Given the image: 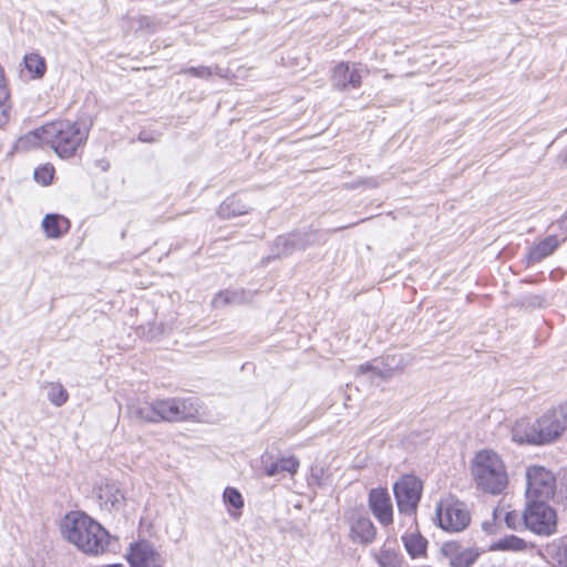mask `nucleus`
Returning a JSON list of instances; mask_svg holds the SVG:
<instances>
[{"label": "nucleus", "mask_w": 567, "mask_h": 567, "mask_svg": "<svg viewBox=\"0 0 567 567\" xmlns=\"http://www.w3.org/2000/svg\"><path fill=\"white\" fill-rule=\"evenodd\" d=\"M87 138V132L78 123L62 120L54 121L37 128L18 140V147L28 150L35 146H50L59 157L74 156L78 147Z\"/></svg>", "instance_id": "nucleus-1"}, {"label": "nucleus", "mask_w": 567, "mask_h": 567, "mask_svg": "<svg viewBox=\"0 0 567 567\" xmlns=\"http://www.w3.org/2000/svg\"><path fill=\"white\" fill-rule=\"evenodd\" d=\"M61 530L70 543L87 555L97 556L115 551L117 546V538L112 537L105 528L85 514L66 515Z\"/></svg>", "instance_id": "nucleus-2"}, {"label": "nucleus", "mask_w": 567, "mask_h": 567, "mask_svg": "<svg viewBox=\"0 0 567 567\" xmlns=\"http://www.w3.org/2000/svg\"><path fill=\"white\" fill-rule=\"evenodd\" d=\"M477 487L488 494H501L507 486L508 476L501 456L492 450L478 451L471 465Z\"/></svg>", "instance_id": "nucleus-3"}, {"label": "nucleus", "mask_w": 567, "mask_h": 567, "mask_svg": "<svg viewBox=\"0 0 567 567\" xmlns=\"http://www.w3.org/2000/svg\"><path fill=\"white\" fill-rule=\"evenodd\" d=\"M435 514L439 526L450 533L464 530L471 522L466 505L453 497L441 499L436 505Z\"/></svg>", "instance_id": "nucleus-4"}, {"label": "nucleus", "mask_w": 567, "mask_h": 567, "mask_svg": "<svg viewBox=\"0 0 567 567\" xmlns=\"http://www.w3.org/2000/svg\"><path fill=\"white\" fill-rule=\"evenodd\" d=\"M523 523L534 534L550 536L556 532V512L545 502H528L523 513Z\"/></svg>", "instance_id": "nucleus-5"}, {"label": "nucleus", "mask_w": 567, "mask_h": 567, "mask_svg": "<svg viewBox=\"0 0 567 567\" xmlns=\"http://www.w3.org/2000/svg\"><path fill=\"white\" fill-rule=\"evenodd\" d=\"M526 499L528 502H545L551 498L556 489L554 474L544 466L533 465L526 470Z\"/></svg>", "instance_id": "nucleus-6"}, {"label": "nucleus", "mask_w": 567, "mask_h": 567, "mask_svg": "<svg viewBox=\"0 0 567 567\" xmlns=\"http://www.w3.org/2000/svg\"><path fill=\"white\" fill-rule=\"evenodd\" d=\"M155 411L156 420L178 422L186 419L194 417L197 413V402L193 398L187 399H164L156 400Z\"/></svg>", "instance_id": "nucleus-7"}, {"label": "nucleus", "mask_w": 567, "mask_h": 567, "mask_svg": "<svg viewBox=\"0 0 567 567\" xmlns=\"http://www.w3.org/2000/svg\"><path fill=\"white\" fill-rule=\"evenodd\" d=\"M537 426L544 445L559 439L567 429V403L545 412L537 419Z\"/></svg>", "instance_id": "nucleus-8"}, {"label": "nucleus", "mask_w": 567, "mask_h": 567, "mask_svg": "<svg viewBox=\"0 0 567 567\" xmlns=\"http://www.w3.org/2000/svg\"><path fill=\"white\" fill-rule=\"evenodd\" d=\"M393 492L399 511L412 513L420 502L422 483L415 476L406 475L394 484Z\"/></svg>", "instance_id": "nucleus-9"}, {"label": "nucleus", "mask_w": 567, "mask_h": 567, "mask_svg": "<svg viewBox=\"0 0 567 567\" xmlns=\"http://www.w3.org/2000/svg\"><path fill=\"white\" fill-rule=\"evenodd\" d=\"M127 560L131 567H164L166 563L165 557L146 540L131 544Z\"/></svg>", "instance_id": "nucleus-10"}, {"label": "nucleus", "mask_w": 567, "mask_h": 567, "mask_svg": "<svg viewBox=\"0 0 567 567\" xmlns=\"http://www.w3.org/2000/svg\"><path fill=\"white\" fill-rule=\"evenodd\" d=\"M365 66L361 63L341 62L333 69L331 82L332 86L340 91L357 89L361 85L362 74L367 73Z\"/></svg>", "instance_id": "nucleus-11"}, {"label": "nucleus", "mask_w": 567, "mask_h": 567, "mask_svg": "<svg viewBox=\"0 0 567 567\" xmlns=\"http://www.w3.org/2000/svg\"><path fill=\"white\" fill-rule=\"evenodd\" d=\"M346 519L350 525V538L352 542L368 545L375 539L377 529L370 518L351 511L346 514Z\"/></svg>", "instance_id": "nucleus-12"}, {"label": "nucleus", "mask_w": 567, "mask_h": 567, "mask_svg": "<svg viewBox=\"0 0 567 567\" xmlns=\"http://www.w3.org/2000/svg\"><path fill=\"white\" fill-rule=\"evenodd\" d=\"M441 555L447 559L450 567H472L480 553L474 548H463L458 543L446 542L441 546Z\"/></svg>", "instance_id": "nucleus-13"}, {"label": "nucleus", "mask_w": 567, "mask_h": 567, "mask_svg": "<svg viewBox=\"0 0 567 567\" xmlns=\"http://www.w3.org/2000/svg\"><path fill=\"white\" fill-rule=\"evenodd\" d=\"M369 507L375 518L384 526L392 524L393 509L389 493L382 488H373L369 493Z\"/></svg>", "instance_id": "nucleus-14"}, {"label": "nucleus", "mask_w": 567, "mask_h": 567, "mask_svg": "<svg viewBox=\"0 0 567 567\" xmlns=\"http://www.w3.org/2000/svg\"><path fill=\"white\" fill-rule=\"evenodd\" d=\"M539 426H537V419L530 421L529 419H519L515 422L512 429V437L519 444L529 445H544Z\"/></svg>", "instance_id": "nucleus-15"}, {"label": "nucleus", "mask_w": 567, "mask_h": 567, "mask_svg": "<svg viewBox=\"0 0 567 567\" xmlns=\"http://www.w3.org/2000/svg\"><path fill=\"white\" fill-rule=\"evenodd\" d=\"M127 413L131 419L136 422H151L156 423V411H155V402H131L127 405Z\"/></svg>", "instance_id": "nucleus-16"}, {"label": "nucleus", "mask_w": 567, "mask_h": 567, "mask_svg": "<svg viewBox=\"0 0 567 567\" xmlns=\"http://www.w3.org/2000/svg\"><path fill=\"white\" fill-rule=\"evenodd\" d=\"M43 230L49 238H59L70 228L68 218L59 214H48L42 220Z\"/></svg>", "instance_id": "nucleus-17"}, {"label": "nucleus", "mask_w": 567, "mask_h": 567, "mask_svg": "<svg viewBox=\"0 0 567 567\" xmlns=\"http://www.w3.org/2000/svg\"><path fill=\"white\" fill-rule=\"evenodd\" d=\"M299 250H302V245L298 241L296 233L280 235L274 241L272 252L275 257H287Z\"/></svg>", "instance_id": "nucleus-18"}, {"label": "nucleus", "mask_w": 567, "mask_h": 567, "mask_svg": "<svg viewBox=\"0 0 567 567\" xmlns=\"http://www.w3.org/2000/svg\"><path fill=\"white\" fill-rule=\"evenodd\" d=\"M264 463H265L264 470H265L266 475H268V476H275V475H277L279 473H284V472H287V473L293 475L295 473H297L299 465H300L299 460L293 455L281 457L276 462H271V463L264 462Z\"/></svg>", "instance_id": "nucleus-19"}, {"label": "nucleus", "mask_w": 567, "mask_h": 567, "mask_svg": "<svg viewBox=\"0 0 567 567\" xmlns=\"http://www.w3.org/2000/svg\"><path fill=\"white\" fill-rule=\"evenodd\" d=\"M250 206L243 203V200L236 196L233 195L228 198H226L218 208V215L221 218H233L237 216H241L244 214L249 213Z\"/></svg>", "instance_id": "nucleus-20"}, {"label": "nucleus", "mask_w": 567, "mask_h": 567, "mask_svg": "<svg viewBox=\"0 0 567 567\" xmlns=\"http://www.w3.org/2000/svg\"><path fill=\"white\" fill-rule=\"evenodd\" d=\"M99 498L104 502L105 505H110L111 509H120L124 506L125 496L122 489L115 484L106 483L100 488Z\"/></svg>", "instance_id": "nucleus-21"}, {"label": "nucleus", "mask_w": 567, "mask_h": 567, "mask_svg": "<svg viewBox=\"0 0 567 567\" xmlns=\"http://www.w3.org/2000/svg\"><path fill=\"white\" fill-rule=\"evenodd\" d=\"M405 550L411 558H422L426 555L427 540L420 533H411L402 537Z\"/></svg>", "instance_id": "nucleus-22"}, {"label": "nucleus", "mask_w": 567, "mask_h": 567, "mask_svg": "<svg viewBox=\"0 0 567 567\" xmlns=\"http://www.w3.org/2000/svg\"><path fill=\"white\" fill-rule=\"evenodd\" d=\"M528 548H534V545L528 544L526 540H524L523 538L515 536V535L505 536V537L498 539L497 542H495L491 546L492 550L514 551V553L525 551Z\"/></svg>", "instance_id": "nucleus-23"}, {"label": "nucleus", "mask_w": 567, "mask_h": 567, "mask_svg": "<svg viewBox=\"0 0 567 567\" xmlns=\"http://www.w3.org/2000/svg\"><path fill=\"white\" fill-rule=\"evenodd\" d=\"M11 103L4 70L0 65V127H3L10 118Z\"/></svg>", "instance_id": "nucleus-24"}, {"label": "nucleus", "mask_w": 567, "mask_h": 567, "mask_svg": "<svg viewBox=\"0 0 567 567\" xmlns=\"http://www.w3.org/2000/svg\"><path fill=\"white\" fill-rule=\"evenodd\" d=\"M558 240L556 237H547L534 246L528 255V261L535 264L549 256L557 247Z\"/></svg>", "instance_id": "nucleus-25"}, {"label": "nucleus", "mask_w": 567, "mask_h": 567, "mask_svg": "<svg viewBox=\"0 0 567 567\" xmlns=\"http://www.w3.org/2000/svg\"><path fill=\"white\" fill-rule=\"evenodd\" d=\"M24 68L31 74L32 79H42L47 71V62L39 53H28L23 58Z\"/></svg>", "instance_id": "nucleus-26"}, {"label": "nucleus", "mask_w": 567, "mask_h": 567, "mask_svg": "<svg viewBox=\"0 0 567 567\" xmlns=\"http://www.w3.org/2000/svg\"><path fill=\"white\" fill-rule=\"evenodd\" d=\"M295 233L298 241L302 245V250L307 249L310 246L322 245L327 240L326 234L316 229Z\"/></svg>", "instance_id": "nucleus-27"}, {"label": "nucleus", "mask_w": 567, "mask_h": 567, "mask_svg": "<svg viewBox=\"0 0 567 567\" xmlns=\"http://www.w3.org/2000/svg\"><path fill=\"white\" fill-rule=\"evenodd\" d=\"M384 359L391 378L402 372L411 363V359L403 353L386 354Z\"/></svg>", "instance_id": "nucleus-28"}, {"label": "nucleus", "mask_w": 567, "mask_h": 567, "mask_svg": "<svg viewBox=\"0 0 567 567\" xmlns=\"http://www.w3.org/2000/svg\"><path fill=\"white\" fill-rule=\"evenodd\" d=\"M69 399V394L61 383H48V400L55 406H62Z\"/></svg>", "instance_id": "nucleus-29"}, {"label": "nucleus", "mask_w": 567, "mask_h": 567, "mask_svg": "<svg viewBox=\"0 0 567 567\" xmlns=\"http://www.w3.org/2000/svg\"><path fill=\"white\" fill-rule=\"evenodd\" d=\"M377 561L380 567H400V555L391 549H381L377 555Z\"/></svg>", "instance_id": "nucleus-30"}, {"label": "nucleus", "mask_w": 567, "mask_h": 567, "mask_svg": "<svg viewBox=\"0 0 567 567\" xmlns=\"http://www.w3.org/2000/svg\"><path fill=\"white\" fill-rule=\"evenodd\" d=\"M223 496L224 502L236 511H239L244 506L241 494L234 487H226Z\"/></svg>", "instance_id": "nucleus-31"}, {"label": "nucleus", "mask_w": 567, "mask_h": 567, "mask_svg": "<svg viewBox=\"0 0 567 567\" xmlns=\"http://www.w3.org/2000/svg\"><path fill=\"white\" fill-rule=\"evenodd\" d=\"M54 169L51 166L39 167L34 171V179L42 185H49L52 182Z\"/></svg>", "instance_id": "nucleus-32"}, {"label": "nucleus", "mask_w": 567, "mask_h": 567, "mask_svg": "<svg viewBox=\"0 0 567 567\" xmlns=\"http://www.w3.org/2000/svg\"><path fill=\"white\" fill-rule=\"evenodd\" d=\"M182 72L189 74L192 76L200 78V79H208L213 74V70L209 66H204V65L190 66V68L183 70Z\"/></svg>", "instance_id": "nucleus-33"}, {"label": "nucleus", "mask_w": 567, "mask_h": 567, "mask_svg": "<svg viewBox=\"0 0 567 567\" xmlns=\"http://www.w3.org/2000/svg\"><path fill=\"white\" fill-rule=\"evenodd\" d=\"M235 298H236L235 292H230V291L220 292L214 298L213 306L215 308L226 306V305L233 302L235 300Z\"/></svg>", "instance_id": "nucleus-34"}, {"label": "nucleus", "mask_w": 567, "mask_h": 567, "mask_svg": "<svg viewBox=\"0 0 567 567\" xmlns=\"http://www.w3.org/2000/svg\"><path fill=\"white\" fill-rule=\"evenodd\" d=\"M505 523L507 527L512 529H517L518 526L523 523V514L520 515L518 512H507L505 515Z\"/></svg>", "instance_id": "nucleus-35"}, {"label": "nucleus", "mask_w": 567, "mask_h": 567, "mask_svg": "<svg viewBox=\"0 0 567 567\" xmlns=\"http://www.w3.org/2000/svg\"><path fill=\"white\" fill-rule=\"evenodd\" d=\"M368 372L372 373L374 377H377V372H381L378 369V362H374V360H372L370 362H367V363L358 365L357 369H355V374L357 375H362V374H365Z\"/></svg>", "instance_id": "nucleus-36"}, {"label": "nucleus", "mask_w": 567, "mask_h": 567, "mask_svg": "<svg viewBox=\"0 0 567 567\" xmlns=\"http://www.w3.org/2000/svg\"><path fill=\"white\" fill-rule=\"evenodd\" d=\"M373 360H374V362H378V369L381 371V372H377V377L380 378V379H383V380L390 379L391 375H390V372L388 370V367L385 365L384 357L375 358Z\"/></svg>", "instance_id": "nucleus-37"}, {"label": "nucleus", "mask_w": 567, "mask_h": 567, "mask_svg": "<svg viewBox=\"0 0 567 567\" xmlns=\"http://www.w3.org/2000/svg\"><path fill=\"white\" fill-rule=\"evenodd\" d=\"M528 303L532 306H540L542 298L538 296H532V297H529Z\"/></svg>", "instance_id": "nucleus-38"}, {"label": "nucleus", "mask_w": 567, "mask_h": 567, "mask_svg": "<svg viewBox=\"0 0 567 567\" xmlns=\"http://www.w3.org/2000/svg\"><path fill=\"white\" fill-rule=\"evenodd\" d=\"M492 527H493V525L491 523H487V522L483 523V528L486 532H491Z\"/></svg>", "instance_id": "nucleus-39"}, {"label": "nucleus", "mask_w": 567, "mask_h": 567, "mask_svg": "<svg viewBox=\"0 0 567 567\" xmlns=\"http://www.w3.org/2000/svg\"><path fill=\"white\" fill-rule=\"evenodd\" d=\"M140 140L143 141V142H148L150 140L147 138V135L145 133H141L140 134Z\"/></svg>", "instance_id": "nucleus-40"}, {"label": "nucleus", "mask_w": 567, "mask_h": 567, "mask_svg": "<svg viewBox=\"0 0 567 567\" xmlns=\"http://www.w3.org/2000/svg\"><path fill=\"white\" fill-rule=\"evenodd\" d=\"M229 513H230V515H231L233 517H237V516L239 515V513H236V512H229Z\"/></svg>", "instance_id": "nucleus-41"}]
</instances>
